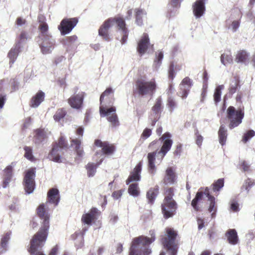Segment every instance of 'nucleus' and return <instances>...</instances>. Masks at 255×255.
Wrapping results in <instances>:
<instances>
[{
  "label": "nucleus",
  "instance_id": "1",
  "mask_svg": "<svg viewBox=\"0 0 255 255\" xmlns=\"http://www.w3.org/2000/svg\"><path fill=\"white\" fill-rule=\"evenodd\" d=\"M37 214L43 220V225L31 240L28 252L32 255H46L41 251V249L46 240L48 235L49 215L46 212L44 204H40L38 207Z\"/></svg>",
  "mask_w": 255,
  "mask_h": 255
},
{
  "label": "nucleus",
  "instance_id": "2",
  "mask_svg": "<svg viewBox=\"0 0 255 255\" xmlns=\"http://www.w3.org/2000/svg\"><path fill=\"white\" fill-rule=\"evenodd\" d=\"M171 137V135L169 132H165L159 138V140L163 142L160 150L148 153V168L151 174H154L155 173V166L154 164L155 157L156 156L157 160H159L160 162H161L164 156L170 150L173 144V141Z\"/></svg>",
  "mask_w": 255,
  "mask_h": 255
},
{
  "label": "nucleus",
  "instance_id": "3",
  "mask_svg": "<svg viewBox=\"0 0 255 255\" xmlns=\"http://www.w3.org/2000/svg\"><path fill=\"white\" fill-rule=\"evenodd\" d=\"M115 23L117 24L119 29L121 31L123 35L121 39V42L122 44H124L127 41L128 36V30L126 27L125 21L123 18H111L105 21L99 30V34L105 40H109L110 37L108 34V30Z\"/></svg>",
  "mask_w": 255,
  "mask_h": 255
},
{
  "label": "nucleus",
  "instance_id": "4",
  "mask_svg": "<svg viewBox=\"0 0 255 255\" xmlns=\"http://www.w3.org/2000/svg\"><path fill=\"white\" fill-rule=\"evenodd\" d=\"M155 237L149 238L144 236H139L133 239L130 248L129 255H141L143 253L144 255H148L151 253V250L148 248V245L155 240Z\"/></svg>",
  "mask_w": 255,
  "mask_h": 255
},
{
  "label": "nucleus",
  "instance_id": "5",
  "mask_svg": "<svg viewBox=\"0 0 255 255\" xmlns=\"http://www.w3.org/2000/svg\"><path fill=\"white\" fill-rule=\"evenodd\" d=\"M114 91L111 88H107L101 95L100 98V113L101 116L105 117L106 116H108L112 112H115L116 111V108L115 107H112L109 108H107V104H113V100H110L109 102L108 101V99L109 98V96L111 94H113Z\"/></svg>",
  "mask_w": 255,
  "mask_h": 255
},
{
  "label": "nucleus",
  "instance_id": "6",
  "mask_svg": "<svg viewBox=\"0 0 255 255\" xmlns=\"http://www.w3.org/2000/svg\"><path fill=\"white\" fill-rule=\"evenodd\" d=\"M166 233L167 237L162 239V244L169 255H176L178 247L175 244V240L177 234L172 228H167Z\"/></svg>",
  "mask_w": 255,
  "mask_h": 255
},
{
  "label": "nucleus",
  "instance_id": "7",
  "mask_svg": "<svg viewBox=\"0 0 255 255\" xmlns=\"http://www.w3.org/2000/svg\"><path fill=\"white\" fill-rule=\"evenodd\" d=\"M227 118L230 121L229 127L233 129L238 127L242 122L244 117L243 109H240L236 110L234 107H229L227 111Z\"/></svg>",
  "mask_w": 255,
  "mask_h": 255
},
{
  "label": "nucleus",
  "instance_id": "8",
  "mask_svg": "<svg viewBox=\"0 0 255 255\" xmlns=\"http://www.w3.org/2000/svg\"><path fill=\"white\" fill-rule=\"evenodd\" d=\"M242 12L239 8H234L231 10L230 16L226 21V26L233 32H236L240 25Z\"/></svg>",
  "mask_w": 255,
  "mask_h": 255
},
{
  "label": "nucleus",
  "instance_id": "9",
  "mask_svg": "<svg viewBox=\"0 0 255 255\" xmlns=\"http://www.w3.org/2000/svg\"><path fill=\"white\" fill-rule=\"evenodd\" d=\"M37 43L43 54L51 53L55 48L56 45L55 39L52 35L44 36L38 38Z\"/></svg>",
  "mask_w": 255,
  "mask_h": 255
},
{
  "label": "nucleus",
  "instance_id": "10",
  "mask_svg": "<svg viewBox=\"0 0 255 255\" xmlns=\"http://www.w3.org/2000/svg\"><path fill=\"white\" fill-rule=\"evenodd\" d=\"M35 169H29L26 172L24 177L23 185L26 193L28 194L33 192L35 188Z\"/></svg>",
  "mask_w": 255,
  "mask_h": 255
},
{
  "label": "nucleus",
  "instance_id": "11",
  "mask_svg": "<svg viewBox=\"0 0 255 255\" xmlns=\"http://www.w3.org/2000/svg\"><path fill=\"white\" fill-rule=\"evenodd\" d=\"M138 93L141 95H152L156 89L154 81H138L136 84Z\"/></svg>",
  "mask_w": 255,
  "mask_h": 255
},
{
  "label": "nucleus",
  "instance_id": "12",
  "mask_svg": "<svg viewBox=\"0 0 255 255\" xmlns=\"http://www.w3.org/2000/svg\"><path fill=\"white\" fill-rule=\"evenodd\" d=\"M78 19L76 17L72 18L63 19L58 28L60 31L62 35H66L69 33L78 23Z\"/></svg>",
  "mask_w": 255,
  "mask_h": 255
},
{
  "label": "nucleus",
  "instance_id": "13",
  "mask_svg": "<svg viewBox=\"0 0 255 255\" xmlns=\"http://www.w3.org/2000/svg\"><path fill=\"white\" fill-rule=\"evenodd\" d=\"M177 208L175 201H163L161 205L162 212L166 219L172 217L175 214Z\"/></svg>",
  "mask_w": 255,
  "mask_h": 255
},
{
  "label": "nucleus",
  "instance_id": "14",
  "mask_svg": "<svg viewBox=\"0 0 255 255\" xmlns=\"http://www.w3.org/2000/svg\"><path fill=\"white\" fill-rule=\"evenodd\" d=\"M206 0H196L192 5L194 16L196 19L201 17L206 10Z\"/></svg>",
  "mask_w": 255,
  "mask_h": 255
},
{
  "label": "nucleus",
  "instance_id": "15",
  "mask_svg": "<svg viewBox=\"0 0 255 255\" xmlns=\"http://www.w3.org/2000/svg\"><path fill=\"white\" fill-rule=\"evenodd\" d=\"M192 81L189 77H185L183 79L179 86V91L178 92L179 96L182 99L187 98L189 92L192 85Z\"/></svg>",
  "mask_w": 255,
  "mask_h": 255
},
{
  "label": "nucleus",
  "instance_id": "16",
  "mask_svg": "<svg viewBox=\"0 0 255 255\" xmlns=\"http://www.w3.org/2000/svg\"><path fill=\"white\" fill-rule=\"evenodd\" d=\"M95 144L98 147H101L102 150V151H97L96 155H100V156H102L103 158H104V154H111L114 150V147L113 145H110L107 142H102L100 139H96L95 141Z\"/></svg>",
  "mask_w": 255,
  "mask_h": 255
},
{
  "label": "nucleus",
  "instance_id": "17",
  "mask_svg": "<svg viewBox=\"0 0 255 255\" xmlns=\"http://www.w3.org/2000/svg\"><path fill=\"white\" fill-rule=\"evenodd\" d=\"M84 98V93L83 92L79 93L71 96L68 99V103L73 108L79 109L82 106Z\"/></svg>",
  "mask_w": 255,
  "mask_h": 255
},
{
  "label": "nucleus",
  "instance_id": "18",
  "mask_svg": "<svg viewBox=\"0 0 255 255\" xmlns=\"http://www.w3.org/2000/svg\"><path fill=\"white\" fill-rule=\"evenodd\" d=\"M71 142L72 145L74 146L76 152L75 161L79 162L81 161L85 154L83 147L81 146V139L78 138L73 139L71 140Z\"/></svg>",
  "mask_w": 255,
  "mask_h": 255
},
{
  "label": "nucleus",
  "instance_id": "19",
  "mask_svg": "<svg viewBox=\"0 0 255 255\" xmlns=\"http://www.w3.org/2000/svg\"><path fill=\"white\" fill-rule=\"evenodd\" d=\"M142 163L139 162L133 170L130 172L129 176L126 180V184H129L130 182L133 181H138L140 180L141 171Z\"/></svg>",
  "mask_w": 255,
  "mask_h": 255
},
{
  "label": "nucleus",
  "instance_id": "20",
  "mask_svg": "<svg viewBox=\"0 0 255 255\" xmlns=\"http://www.w3.org/2000/svg\"><path fill=\"white\" fill-rule=\"evenodd\" d=\"M15 162H12L9 165L7 166L3 170V181L2 183V187L4 188H6L9 182L11 181V179L12 177V169L15 166Z\"/></svg>",
  "mask_w": 255,
  "mask_h": 255
},
{
  "label": "nucleus",
  "instance_id": "21",
  "mask_svg": "<svg viewBox=\"0 0 255 255\" xmlns=\"http://www.w3.org/2000/svg\"><path fill=\"white\" fill-rule=\"evenodd\" d=\"M176 180L175 172L172 167H168L165 171V176L163 179L164 185H172L175 183Z\"/></svg>",
  "mask_w": 255,
  "mask_h": 255
},
{
  "label": "nucleus",
  "instance_id": "22",
  "mask_svg": "<svg viewBox=\"0 0 255 255\" xmlns=\"http://www.w3.org/2000/svg\"><path fill=\"white\" fill-rule=\"evenodd\" d=\"M38 21L39 23L38 29L40 30V34H39L38 38H42L44 36H48L51 35L48 32V26L47 23L45 21V17L43 16H39L38 17Z\"/></svg>",
  "mask_w": 255,
  "mask_h": 255
},
{
  "label": "nucleus",
  "instance_id": "23",
  "mask_svg": "<svg viewBox=\"0 0 255 255\" xmlns=\"http://www.w3.org/2000/svg\"><path fill=\"white\" fill-rule=\"evenodd\" d=\"M149 44V39L147 34L144 33L138 43L137 51L140 55L143 54Z\"/></svg>",
  "mask_w": 255,
  "mask_h": 255
},
{
  "label": "nucleus",
  "instance_id": "24",
  "mask_svg": "<svg viewBox=\"0 0 255 255\" xmlns=\"http://www.w3.org/2000/svg\"><path fill=\"white\" fill-rule=\"evenodd\" d=\"M61 150L59 149L57 144H54L51 151L49 154V159L55 162H62L61 156L60 155V153L61 152Z\"/></svg>",
  "mask_w": 255,
  "mask_h": 255
},
{
  "label": "nucleus",
  "instance_id": "25",
  "mask_svg": "<svg viewBox=\"0 0 255 255\" xmlns=\"http://www.w3.org/2000/svg\"><path fill=\"white\" fill-rule=\"evenodd\" d=\"M163 109L162 101L161 97L157 98L154 105L151 108L150 115L152 116L160 117V114Z\"/></svg>",
  "mask_w": 255,
  "mask_h": 255
},
{
  "label": "nucleus",
  "instance_id": "26",
  "mask_svg": "<svg viewBox=\"0 0 255 255\" xmlns=\"http://www.w3.org/2000/svg\"><path fill=\"white\" fill-rule=\"evenodd\" d=\"M207 197L208 198V200L210 201V205L208 208V211L211 213L212 211H214L211 214V217L212 218H215L216 212L217 211L216 207L215 206V198L212 196H211L209 192V189L208 187H206L205 191L204 193Z\"/></svg>",
  "mask_w": 255,
  "mask_h": 255
},
{
  "label": "nucleus",
  "instance_id": "27",
  "mask_svg": "<svg viewBox=\"0 0 255 255\" xmlns=\"http://www.w3.org/2000/svg\"><path fill=\"white\" fill-rule=\"evenodd\" d=\"M225 236L231 245H235L239 243V237L235 229L228 230L225 234Z\"/></svg>",
  "mask_w": 255,
  "mask_h": 255
},
{
  "label": "nucleus",
  "instance_id": "28",
  "mask_svg": "<svg viewBox=\"0 0 255 255\" xmlns=\"http://www.w3.org/2000/svg\"><path fill=\"white\" fill-rule=\"evenodd\" d=\"M45 97V94L41 91L38 92L36 95L33 96L30 101V106L32 108H37L43 101Z\"/></svg>",
  "mask_w": 255,
  "mask_h": 255
},
{
  "label": "nucleus",
  "instance_id": "29",
  "mask_svg": "<svg viewBox=\"0 0 255 255\" xmlns=\"http://www.w3.org/2000/svg\"><path fill=\"white\" fill-rule=\"evenodd\" d=\"M21 48L16 46L15 45L9 50L7 54V57L9 59V64L11 67L12 65L15 62L19 53L21 51Z\"/></svg>",
  "mask_w": 255,
  "mask_h": 255
},
{
  "label": "nucleus",
  "instance_id": "30",
  "mask_svg": "<svg viewBox=\"0 0 255 255\" xmlns=\"http://www.w3.org/2000/svg\"><path fill=\"white\" fill-rule=\"evenodd\" d=\"M30 39V36L28 33L25 31H21L20 34L16 38V41L15 45L21 48H23L24 45L26 43L27 40Z\"/></svg>",
  "mask_w": 255,
  "mask_h": 255
},
{
  "label": "nucleus",
  "instance_id": "31",
  "mask_svg": "<svg viewBox=\"0 0 255 255\" xmlns=\"http://www.w3.org/2000/svg\"><path fill=\"white\" fill-rule=\"evenodd\" d=\"M97 209L95 208H93L91 209L89 213L84 214L81 220L83 223L89 226L91 224L92 221L95 217L96 214L97 213Z\"/></svg>",
  "mask_w": 255,
  "mask_h": 255
},
{
  "label": "nucleus",
  "instance_id": "32",
  "mask_svg": "<svg viewBox=\"0 0 255 255\" xmlns=\"http://www.w3.org/2000/svg\"><path fill=\"white\" fill-rule=\"evenodd\" d=\"M48 202L57 205L59 202V191L55 188L50 189L47 194Z\"/></svg>",
  "mask_w": 255,
  "mask_h": 255
},
{
  "label": "nucleus",
  "instance_id": "33",
  "mask_svg": "<svg viewBox=\"0 0 255 255\" xmlns=\"http://www.w3.org/2000/svg\"><path fill=\"white\" fill-rule=\"evenodd\" d=\"M11 232H7L1 236L0 244V253H5L8 249V242L10 238Z\"/></svg>",
  "mask_w": 255,
  "mask_h": 255
},
{
  "label": "nucleus",
  "instance_id": "34",
  "mask_svg": "<svg viewBox=\"0 0 255 255\" xmlns=\"http://www.w3.org/2000/svg\"><path fill=\"white\" fill-rule=\"evenodd\" d=\"M135 21L137 25L141 26L143 24V19L146 17V12L143 9L135 8Z\"/></svg>",
  "mask_w": 255,
  "mask_h": 255
},
{
  "label": "nucleus",
  "instance_id": "35",
  "mask_svg": "<svg viewBox=\"0 0 255 255\" xmlns=\"http://www.w3.org/2000/svg\"><path fill=\"white\" fill-rule=\"evenodd\" d=\"M227 135V130L225 126L222 125L218 131L219 142L222 145L225 144Z\"/></svg>",
  "mask_w": 255,
  "mask_h": 255
},
{
  "label": "nucleus",
  "instance_id": "36",
  "mask_svg": "<svg viewBox=\"0 0 255 255\" xmlns=\"http://www.w3.org/2000/svg\"><path fill=\"white\" fill-rule=\"evenodd\" d=\"M103 160V157L100 159L99 162L96 164L94 163H89L86 166V169L87 170V174L89 177H93L95 175L96 172L97 167L99 166Z\"/></svg>",
  "mask_w": 255,
  "mask_h": 255
},
{
  "label": "nucleus",
  "instance_id": "37",
  "mask_svg": "<svg viewBox=\"0 0 255 255\" xmlns=\"http://www.w3.org/2000/svg\"><path fill=\"white\" fill-rule=\"evenodd\" d=\"M159 187L150 189L146 193V197L149 203L152 204L158 194Z\"/></svg>",
  "mask_w": 255,
  "mask_h": 255
},
{
  "label": "nucleus",
  "instance_id": "38",
  "mask_svg": "<svg viewBox=\"0 0 255 255\" xmlns=\"http://www.w3.org/2000/svg\"><path fill=\"white\" fill-rule=\"evenodd\" d=\"M239 80L237 77H234L231 81L230 87L229 88V95L232 96L235 93L237 89L240 88Z\"/></svg>",
  "mask_w": 255,
  "mask_h": 255
},
{
  "label": "nucleus",
  "instance_id": "39",
  "mask_svg": "<svg viewBox=\"0 0 255 255\" xmlns=\"http://www.w3.org/2000/svg\"><path fill=\"white\" fill-rule=\"evenodd\" d=\"M46 137V135L45 131L42 129H38L35 131V142L36 144H39L42 142Z\"/></svg>",
  "mask_w": 255,
  "mask_h": 255
},
{
  "label": "nucleus",
  "instance_id": "40",
  "mask_svg": "<svg viewBox=\"0 0 255 255\" xmlns=\"http://www.w3.org/2000/svg\"><path fill=\"white\" fill-rule=\"evenodd\" d=\"M249 57V54L245 50L238 51L236 55V61L238 63H244Z\"/></svg>",
  "mask_w": 255,
  "mask_h": 255
},
{
  "label": "nucleus",
  "instance_id": "41",
  "mask_svg": "<svg viewBox=\"0 0 255 255\" xmlns=\"http://www.w3.org/2000/svg\"><path fill=\"white\" fill-rule=\"evenodd\" d=\"M105 117H107L108 121L111 123L113 127H116L120 125L118 116L116 114V111L115 112L111 113L109 115L106 116Z\"/></svg>",
  "mask_w": 255,
  "mask_h": 255
},
{
  "label": "nucleus",
  "instance_id": "42",
  "mask_svg": "<svg viewBox=\"0 0 255 255\" xmlns=\"http://www.w3.org/2000/svg\"><path fill=\"white\" fill-rule=\"evenodd\" d=\"M128 192L130 195L134 197L138 196L139 194L138 184L134 183L130 184L128 187Z\"/></svg>",
  "mask_w": 255,
  "mask_h": 255
},
{
  "label": "nucleus",
  "instance_id": "43",
  "mask_svg": "<svg viewBox=\"0 0 255 255\" xmlns=\"http://www.w3.org/2000/svg\"><path fill=\"white\" fill-rule=\"evenodd\" d=\"M221 62L225 66L230 64L233 62V58L231 54L229 53H224L221 56Z\"/></svg>",
  "mask_w": 255,
  "mask_h": 255
},
{
  "label": "nucleus",
  "instance_id": "44",
  "mask_svg": "<svg viewBox=\"0 0 255 255\" xmlns=\"http://www.w3.org/2000/svg\"><path fill=\"white\" fill-rule=\"evenodd\" d=\"M163 58V53L161 51H158L156 53V58L154 61L153 66L157 69L161 64Z\"/></svg>",
  "mask_w": 255,
  "mask_h": 255
},
{
  "label": "nucleus",
  "instance_id": "45",
  "mask_svg": "<svg viewBox=\"0 0 255 255\" xmlns=\"http://www.w3.org/2000/svg\"><path fill=\"white\" fill-rule=\"evenodd\" d=\"M224 88L223 85H219L215 89L214 94V99L215 103H218L221 100V91Z\"/></svg>",
  "mask_w": 255,
  "mask_h": 255
},
{
  "label": "nucleus",
  "instance_id": "46",
  "mask_svg": "<svg viewBox=\"0 0 255 255\" xmlns=\"http://www.w3.org/2000/svg\"><path fill=\"white\" fill-rule=\"evenodd\" d=\"M203 196V193L198 192L197 193L195 197L193 199L192 201L191 205L196 211L199 210V207L197 206V203L199 200H200Z\"/></svg>",
  "mask_w": 255,
  "mask_h": 255
},
{
  "label": "nucleus",
  "instance_id": "47",
  "mask_svg": "<svg viewBox=\"0 0 255 255\" xmlns=\"http://www.w3.org/2000/svg\"><path fill=\"white\" fill-rule=\"evenodd\" d=\"M254 182L250 178H248L245 181L242 188L241 190L243 191L244 190L247 191V193H248L250 189L254 185Z\"/></svg>",
  "mask_w": 255,
  "mask_h": 255
},
{
  "label": "nucleus",
  "instance_id": "48",
  "mask_svg": "<svg viewBox=\"0 0 255 255\" xmlns=\"http://www.w3.org/2000/svg\"><path fill=\"white\" fill-rule=\"evenodd\" d=\"M174 196V189L173 188H167L165 192V197L163 201H175L173 199Z\"/></svg>",
  "mask_w": 255,
  "mask_h": 255
},
{
  "label": "nucleus",
  "instance_id": "49",
  "mask_svg": "<svg viewBox=\"0 0 255 255\" xmlns=\"http://www.w3.org/2000/svg\"><path fill=\"white\" fill-rule=\"evenodd\" d=\"M224 185V181L223 178H220L217 180L213 184V190L214 192L219 191Z\"/></svg>",
  "mask_w": 255,
  "mask_h": 255
},
{
  "label": "nucleus",
  "instance_id": "50",
  "mask_svg": "<svg viewBox=\"0 0 255 255\" xmlns=\"http://www.w3.org/2000/svg\"><path fill=\"white\" fill-rule=\"evenodd\" d=\"M24 150L25 151L24 155V157L29 160H30L31 161H33L34 159V157L32 154V148L30 146H25L24 147Z\"/></svg>",
  "mask_w": 255,
  "mask_h": 255
},
{
  "label": "nucleus",
  "instance_id": "51",
  "mask_svg": "<svg viewBox=\"0 0 255 255\" xmlns=\"http://www.w3.org/2000/svg\"><path fill=\"white\" fill-rule=\"evenodd\" d=\"M167 106L169 109V111L172 112L177 107V103L171 97H169L167 101Z\"/></svg>",
  "mask_w": 255,
  "mask_h": 255
},
{
  "label": "nucleus",
  "instance_id": "52",
  "mask_svg": "<svg viewBox=\"0 0 255 255\" xmlns=\"http://www.w3.org/2000/svg\"><path fill=\"white\" fill-rule=\"evenodd\" d=\"M66 115V112L63 109H59L57 110L53 118L55 121H59L62 118H63Z\"/></svg>",
  "mask_w": 255,
  "mask_h": 255
},
{
  "label": "nucleus",
  "instance_id": "53",
  "mask_svg": "<svg viewBox=\"0 0 255 255\" xmlns=\"http://www.w3.org/2000/svg\"><path fill=\"white\" fill-rule=\"evenodd\" d=\"M255 135V132L253 130H250L246 133L244 136L243 141L245 142H246L248 141L250 138L253 137Z\"/></svg>",
  "mask_w": 255,
  "mask_h": 255
},
{
  "label": "nucleus",
  "instance_id": "54",
  "mask_svg": "<svg viewBox=\"0 0 255 255\" xmlns=\"http://www.w3.org/2000/svg\"><path fill=\"white\" fill-rule=\"evenodd\" d=\"M55 144H57L59 149L61 150L67 147L66 141L63 137H61L59 140L58 143H56Z\"/></svg>",
  "mask_w": 255,
  "mask_h": 255
},
{
  "label": "nucleus",
  "instance_id": "55",
  "mask_svg": "<svg viewBox=\"0 0 255 255\" xmlns=\"http://www.w3.org/2000/svg\"><path fill=\"white\" fill-rule=\"evenodd\" d=\"M195 135L196 137V143L199 147H200L202 145V143L203 140V136L199 133L198 130L195 132Z\"/></svg>",
  "mask_w": 255,
  "mask_h": 255
},
{
  "label": "nucleus",
  "instance_id": "56",
  "mask_svg": "<svg viewBox=\"0 0 255 255\" xmlns=\"http://www.w3.org/2000/svg\"><path fill=\"white\" fill-rule=\"evenodd\" d=\"M175 72L174 69V65L173 64H171L168 71V77L171 79L173 80L175 77Z\"/></svg>",
  "mask_w": 255,
  "mask_h": 255
},
{
  "label": "nucleus",
  "instance_id": "57",
  "mask_svg": "<svg viewBox=\"0 0 255 255\" xmlns=\"http://www.w3.org/2000/svg\"><path fill=\"white\" fill-rule=\"evenodd\" d=\"M6 101V95L4 93H0V109H2Z\"/></svg>",
  "mask_w": 255,
  "mask_h": 255
},
{
  "label": "nucleus",
  "instance_id": "58",
  "mask_svg": "<svg viewBox=\"0 0 255 255\" xmlns=\"http://www.w3.org/2000/svg\"><path fill=\"white\" fill-rule=\"evenodd\" d=\"M182 152V144L179 143L176 145L175 150L174 151L173 154L175 156L179 157Z\"/></svg>",
  "mask_w": 255,
  "mask_h": 255
},
{
  "label": "nucleus",
  "instance_id": "59",
  "mask_svg": "<svg viewBox=\"0 0 255 255\" xmlns=\"http://www.w3.org/2000/svg\"><path fill=\"white\" fill-rule=\"evenodd\" d=\"M160 117L157 116H152V115H149V119L150 121V124L152 127H154L156 124V123L159 119Z\"/></svg>",
  "mask_w": 255,
  "mask_h": 255
},
{
  "label": "nucleus",
  "instance_id": "60",
  "mask_svg": "<svg viewBox=\"0 0 255 255\" xmlns=\"http://www.w3.org/2000/svg\"><path fill=\"white\" fill-rule=\"evenodd\" d=\"M32 123V120L30 117L27 118L24 120L22 128L26 129L29 127Z\"/></svg>",
  "mask_w": 255,
  "mask_h": 255
},
{
  "label": "nucleus",
  "instance_id": "61",
  "mask_svg": "<svg viewBox=\"0 0 255 255\" xmlns=\"http://www.w3.org/2000/svg\"><path fill=\"white\" fill-rule=\"evenodd\" d=\"M231 209L234 212H237L239 210V204L235 201H232L231 204Z\"/></svg>",
  "mask_w": 255,
  "mask_h": 255
},
{
  "label": "nucleus",
  "instance_id": "62",
  "mask_svg": "<svg viewBox=\"0 0 255 255\" xmlns=\"http://www.w3.org/2000/svg\"><path fill=\"white\" fill-rule=\"evenodd\" d=\"M26 23V20L21 17L17 18L16 20V24L17 26H21L25 24Z\"/></svg>",
  "mask_w": 255,
  "mask_h": 255
},
{
  "label": "nucleus",
  "instance_id": "63",
  "mask_svg": "<svg viewBox=\"0 0 255 255\" xmlns=\"http://www.w3.org/2000/svg\"><path fill=\"white\" fill-rule=\"evenodd\" d=\"M122 194L123 191L121 190L114 192L112 194V196L114 199H118L122 196Z\"/></svg>",
  "mask_w": 255,
  "mask_h": 255
},
{
  "label": "nucleus",
  "instance_id": "64",
  "mask_svg": "<svg viewBox=\"0 0 255 255\" xmlns=\"http://www.w3.org/2000/svg\"><path fill=\"white\" fill-rule=\"evenodd\" d=\"M77 37L76 35H73L67 38L66 40L69 44L74 43L77 40Z\"/></svg>",
  "mask_w": 255,
  "mask_h": 255
}]
</instances>
